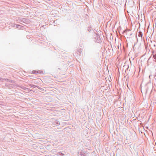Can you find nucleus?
<instances>
[{
    "mask_svg": "<svg viewBox=\"0 0 156 156\" xmlns=\"http://www.w3.org/2000/svg\"><path fill=\"white\" fill-rule=\"evenodd\" d=\"M100 34L98 33H94L93 35V39L94 41L98 43H100L101 42V40L100 38Z\"/></svg>",
    "mask_w": 156,
    "mask_h": 156,
    "instance_id": "nucleus-1",
    "label": "nucleus"
},
{
    "mask_svg": "<svg viewBox=\"0 0 156 156\" xmlns=\"http://www.w3.org/2000/svg\"><path fill=\"white\" fill-rule=\"evenodd\" d=\"M17 20L26 24L30 22V20L29 19L21 17H18Z\"/></svg>",
    "mask_w": 156,
    "mask_h": 156,
    "instance_id": "nucleus-2",
    "label": "nucleus"
},
{
    "mask_svg": "<svg viewBox=\"0 0 156 156\" xmlns=\"http://www.w3.org/2000/svg\"><path fill=\"white\" fill-rule=\"evenodd\" d=\"M138 36L139 37V38L138 39L137 38V41L138 42V39L140 41H142L143 40V33L141 31H139L138 34Z\"/></svg>",
    "mask_w": 156,
    "mask_h": 156,
    "instance_id": "nucleus-3",
    "label": "nucleus"
},
{
    "mask_svg": "<svg viewBox=\"0 0 156 156\" xmlns=\"http://www.w3.org/2000/svg\"><path fill=\"white\" fill-rule=\"evenodd\" d=\"M82 52V51L81 49H77L76 51V52L75 53V55L77 57L80 56L81 55Z\"/></svg>",
    "mask_w": 156,
    "mask_h": 156,
    "instance_id": "nucleus-4",
    "label": "nucleus"
},
{
    "mask_svg": "<svg viewBox=\"0 0 156 156\" xmlns=\"http://www.w3.org/2000/svg\"><path fill=\"white\" fill-rule=\"evenodd\" d=\"M88 154L84 153L82 151H80L78 153V155L79 156H87Z\"/></svg>",
    "mask_w": 156,
    "mask_h": 156,
    "instance_id": "nucleus-5",
    "label": "nucleus"
},
{
    "mask_svg": "<svg viewBox=\"0 0 156 156\" xmlns=\"http://www.w3.org/2000/svg\"><path fill=\"white\" fill-rule=\"evenodd\" d=\"M15 85L16 86L20 88L23 89V90H27L28 89L27 88H26V87H24L22 85H21V86L17 84H15Z\"/></svg>",
    "mask_w": 156,
    "mask_h": 156,
    "instance_id": "nucleus-6",
    "label": "nucleus"
},
{
    "mask_svg": "<svg viewBox=\"0 0 156 156\" xmlns=\"http://www.w3.org/2000/svg\"><path fill=\"white\" fill-rule=\"evenodd\" d=\"M29 86L33 88H36L37 87L38 89H40L41 90H42V88H41L40 87L37 86V85H35L33 84H29Z\"/></svg>",
    "mask_w": 156,
    "mask_h": 156,
    "instance_id": "nucleus-7",
    "label": "nucleus"
},
{
    "mask_svg": "<svg viewBox=\"0 0 156 156\" xmlns=\"http://www.w3.org/2000/svg\"><path fill=\"white\" fill-rule=\"evenodd\" d=\"M57 154V156H65V154L61 151L58 152Z\"/></svg>",
    "mask_w": 156,
    "mask_h": 156,
    "instance_id": "nucleus-8",
    "label": "nucleus"
},
{
    "mask_svg": "<svg viewBox=\"0 0 156 156\" xmlns=\"http://www.w3.org/2000/svg\"><path fill=\"white\" fill-rule=\"evenodd\" d=\"M53 125H55L57 126L59 125L60 123L58 121H55V122H53Z\"/></svg>",
    "mask_w": 156,
    "mask_h": 156,
    "instance_id": "nucleus-9",
    "label": "nucleus"
},
{
    "mask_svg": "<svg viewBox=\"0 0 156 156\" xmlns=\"http://www.w3.org/2000/svg\"><path fill=\"white\" fill-rule=\"evenodd\" d=\"M5 86L9 88H11L12 87V85H11L9 84H6Z\"/></svg>",
    "mask_w": 156,
    "mask_h": 156,
    "instance_id": "nucleus-10",
    "label": "nucleus"
},
{
    "mask_svg": "<svg viewBox=\"0 0 156 156\" xmlns=\"http://www.w3.org/2000/svg\"><path fill=\"white\" fill-rule=\"evenodd\" d=\"M8 79H5L2 78L0 77V81H8Z\"/></svg>",
    "mask_w": 156,
    "mask_h": 156,
    "instance_id": "nucleus-11",
    "label": "nucleus"
},
{
    "mask_svg": "<svg viewBox=\"0 0 156 156\" xmlns=\"http://www.w3.org/2000/svg\"><path fill=\"white\" fill-rule=\"evenodd\" d=\"M17 28L21 29L23 27L20 25L16 24V25Z\"/></svg>",
    "mask_w": 156,
    "mask_h": 156,
    "instance_id": "nucleus-12",
    "label": "nucleus"
},
{
    "mask_svg": "<svg viewBox=\"0 0 156 156\" xmlns=\"http://www.w3.org/2000/svg\"><path fill=\"white\" fill-rule=\"evenodd\" d=\"M153 58L154 59V61L156 62V54L153 55Z\"/></svg>",
    "mask_w": 156,
    "mask_h": 156,
    "instance_id": "nucleus-13",
    "label": "nucleus"
},
{
    "mask_svg": "<svg viewBox=\"0 0 156 156\" xmlns=\"http://www.w3.org/2000/svg\"><path fill=\"white\" fill-rule=\"evenodd\" d=\"M34 74H37V73H35V72H34Z\"/></svg>",
    "mask_w": 156,
    "mask_h": 156,
    "instance_id": "nucleus-14",
    "label": "nucleus"
},
{
    "mask_svg": "<svg viewBox=\"0 0 156 156\" xmlns=\"http://www.w3.org/2000/svg\"><path fill=\"white\" fill-rule=\"evenodd\" d=\"M132 33H131L130 34V36H131L132 35Z\"/></svg>",
    "mask_w": 156,
    "mask_h": 156,
    "instance_id": "nucleus-15",
    "label": "nucleus"
},
{
    "mask_svg": "<svg viewBox=\"0 0 156 156\" xmlns=\"http://www.w3.org/2000/svg\"><path fill=\"white\" fill-rule=\"evenodd\" d=\"M150 77H151V75L149 76V77L150 78Z\"/></svg>",
    "mask_w": 156,
    "mask_h": 156,
    "instance_id": "nucleus-16",
    "label": "nucleus"
},
{
    "mask_svg": "<svg viewBox=\"0 0 156 156\" xmlns=\"http://www.w3.org/2000/svg\"><path fill=\"white\" fill-rule=\"evenodd\" d=\"M155 46V45H154V46Z\"/></svg>",
    "mask_w": 156,
    "mask_h": 156,
    "instance_id": "nucleus-17",
    "label": "nucleus"
},
{
    "mask_svg": "<svg viewBox=\"0 0 156 156\" xmlns=\"http://www.w3.org/2000/svg\"><path fill=\"white\" fill-rule=\"evenodd\" d=\"M155 77H156V75H155Z\"/></svg>",
    "mask_w": 156,
    "mask_h": 156,
    "instance_id": "nucleus-18",
    "label": "nucleus"
}]
</instances>
